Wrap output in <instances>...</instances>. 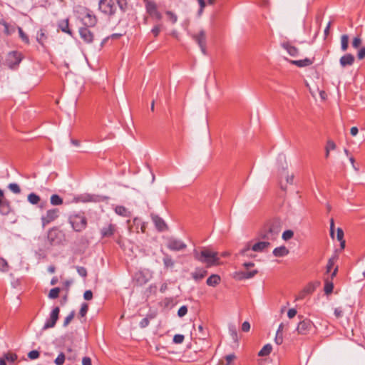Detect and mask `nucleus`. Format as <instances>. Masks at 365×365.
I'll return each instance as SVG.
<instances>
[{
	"label": "nucleus",
	"instance_id": "nucleus-13",
	"mask_svg": "<svg viewBox=\"0 0 365 365\" xmlns=\"http://www.w3.org/2000/svg\"><path fill=\"white\" fill-rule=\"evenodd\" d=\"M79 34L81 38L86 43H91L93 42L94 38L93 34L88 29L87 26L81 27L79 29Z\"/></svg>",
	"mask_w": 365,
	"mask_h": 365
},
{
	"label": "nucleus",
	"instance_id": "nucleus-12",
	"mask_svg": "<svg viewBox=\"0 0 365 365\" xmlns=\"http://www.w3.org/2000/svg\"><path fill=\"white\" fill-rule=\"evenodd\" d=\"M313 323L307 319L301 321L297 327V331L300 334H307L312 329Z\"/></svg>",
	"mask_w": 365,
	"mask_h": 365
},
{
	"label": "nucleus",
	"instance_id": "nucleus-41",
	"mask_svg": "<svg viewBox=\"0 0 365 365\" xmlns=\"http://www.w3.org/2000/svg\"><path fill=\"white\" fill-rule=\"evenodd\" d=\"M66 359V356L64 353L61 352L57 358L55 359L54 362L56 365H63Z\"/></svg>",
	"mask_w": 365,
	"mask_h": 365
},
{
	"label": "nucleus",
	"instance_id": "nucleus-7",
	"mask_svg": "<svg viewBox=\"0 0 365 365\" xmlns=\"http://www.w3.org/2000/svg\"><path fill=\"white\" fill-rule=\"evenodd\" d=\"M192 38L197 43L202 53L205 55L206 51V33L204 30H200L198 34L192 35Z\"/></svg>",
	"mask_w": 365,
	"mask_h": 365
},
{
	"label": "nucleus",
	"instance_id": "nucleus-47",
	"mask_svg": "<svg viewBox=\"0 0 365 365\" xmlns=\"http://www.w3.org/2000/svg\"><path fill=\"white\" fill-rule=\"evenodd\" d=\"M88 310V305L86 303H83L81 305L79 314L81 317H83L86 316Z\"/></svg>",
	"mask_w": 365,
	"mask_h": 365
},
{
	"label": "nucleus",
	"instance_id": "nucleus-35",
	"mask_svg": "<svg viewBox=\"0 0 365 365\" xmlns=\"http://www.w3.org/2000/svg\"><path fill=\"white\" fill-rule=\"evenodd\" d=\"M3 357L5 359V360L12 363H14L18 359V356L16 354L10 352L5 353Z\"/></svg>",
	"mask_w": 365,
	"mask_h": 365
},
{
	"label": "nucleus",
	"instance_id": "nucleus-15",
	"mask_svg": "<svg viewBox=\"0 0 365 365\" xmlns=\"http://www.w3.org/2000/svg\"><path fill=\"white\" fill-rule=\"evenodd\" d=\"M355 61L354 56L351 53H346L342 56L339 59L340 66L342 68H346V66H351L354 64Z\"/></svg>",
	"mask_w": 365,
	"mask_h": 365
},
{
	"label": "nucleus",
	"instance_id": "nucleus-59",
	"mask_svg": "<svg viewBox=\"0 0 365 365\" xmlns=\"http://www.w3.org/2000/svg\"><path fill=\"white\" fill-rule=\"evenodd\" d=\"M245 272H238L235 273V277L239 280L246 279Z\"/></svg>",
	"mask_w": 365,
	"mask_h": 365
},
{
	"label": "nucleus",
	"instance_id": "nucleus-40",
	"mask_svg": "<svg viewBox=\"0 0 365 365\" xmlns=\"http://www.w3.org/2000/svg\"><path fill=\"white\" fill-rule=\"evenodd\" d=\"M294 236V232L291 230H285L283 233H282V239L284 240V241H287L290 239H292Z\"/></svg>",
	"mask_w": 365,
	"mask_h": 365
},
{
	"label": "nucleus",
	"instance_id": "nucleus-48",
	"mask_svg": "<svg viewBox=\"0 0 365 365\" xmlns=\"http://www.w3.org/2000/svg\"><path fill=\"white\" fill-rule=\"evenodd\" d=\"M361 43H362V41H361V38L359 36H356V37L354 38L351 44L354 48H359L360 47Z\"/></svg>",
	"mask_w": 365,
	"mask_h": 365
},
{
	"label": "nucleus",
	"instance_id": "nucleus-14",
	"mask_svg": "<svg viewBox=\"0 0 365 365\" xmlns=\"http://www.w3.org/2000/svg\"><path fill=\"white\" fill-rule=\"evenodd\" d=\"M11 211L9 202L4 198V192L0 189V212L4 215H8Z\"/></svg>",
	"mask_w": 365,
	"mask_h": 365
},
{
	"label": "nucleus",
	"instance_id": "nucleus-22",
	"mask_svg": "<svg viewBox=\"0 0 365 365\" xmlns=\"http://www.w3.org/2000/svg\"><path fill=\"white\" fill-rule=\"evenodd\" d=\"M220 277L218 274H213L207 278L206 283L208 286L215 287L220 284Z\"/></svg>",
	"mask_w": 365,
	"mask_h": 365
},
{
	"label": "nucleus",
	"instance_id": "nucleus-62",
	"mask_svg": "<svg viewBox=\"0 0 365 365\" xmlns=\"http://www.w3.org/2000/svg\"><path fill=\"white\" fill-rule=\"evenodd\" d=\"M250 324L248 322H244L242 324V330L245 332L250 331Z\"/></svg>",
	"mask_w": 365,
	"mask_h": 365
},
{
	"label": "nucleus",
	"instance_id": "nucleus-37",
	"mask_svg": "<svg viewBox=\"0 0 365 365\" xmlns=\"http://www.w3.org/2000/svg\"><path fill=\"white\" fill-rule=\"evenodd\" d=\"M229 332L234 341L237 340V328L235 325L230 324L229 325Z\"/></svg>",
	"mask_w": 365,
	"mask_h": 365
},
{
	"label": "nucleus",
	"instance_id": "nucleus-28",
	"mask_svg": "<svg viewBox=\"0 0 365 365\" xmlns=\"http://www.w3.org/2000/svg\"><path fill=\"white\" fill-rule=\"evenodd\" d=\"M272 350V345L270 344H267L259 351L258 355L259 356H267L271 353Z\"/></svg>",
	"mask_w": 365,
	"mask_h": 365
},
{
	"label": "nucleus",
	"instance_id": "nucleus-46",
	"mask_svg": "<svg viewBox=\"0 0 365 365\" xmlns=\"http://www.w3.org/2000/svg\"><path fill=\"white\" fill-rule=\"evenodd\" d=\"M56 235H57L56 230L52 229V230H49L48 234V239L51 243H54V240H55V237H56Z\"/></svg>",
	"mask_w": 365,
	"mask_h": 365
},
{
	"label": "nucleus",
	"instance_id": "nucleus-60",
	"mask_svg": "<svg viewBox=\"0 0 365 365\" xmlns=\"http://www.w3.org/2000/svg\"><path fill=\"white\" fill-rule=\"evenodd\" d=\"M258 273V271L257 269H254L252 271L250 272H245L246 279H250L252 278L254 276H255Z\"/></svg>",
	"mask_w": 365,
	"mask_h": 365
},
{
	"label": "nucleus",
	"instance_id": "nucleus-44",
	"mask_svg": "<svg viewBox=\"0 0 365 365\" xmlns=\"http://www.w3.org/2000/svg\"><path fill=\"white\" fill-rule=\"evenodd\" d=\"M46 38V36H45V31L43 29H41L38 33H37V36H36V40L37 41L43 45V39Z\"/></svg>",
	"mask_w": 365,
	"mask_h": 365
},
{
	"label": "nucleus",
	"instance_id": "nucleus-42",
	"mask_svg": "<svg viewBox=\"0 0 365 365\" xmlns=\"http://www.w3.org/2000/svg\"><path fill=\"white\" fill-rule=\"evenodd\" d=\"M120 9L125 12L128 8V2L127 0H115Z\"/></svg>",
	"mask_w": 365,
	"mask_h": 365
},
{
	"label": "nucleus",
	"instance_id": "nucleus-50",
	"mask_svg": "<svg viewBox=\"0 0 365 365\" xmlns=\"http://www.w3.org/2000/svg\"><path fill=\"white\" fill-rule=\"evenodd\" d=\"M185 336L182 334H175L173 337V342L175 344H182L184 341Z\"/></svg>",
	"mask_w": 365,
	"mask_h": 365
},
{
	"label": "nucleus",
	"instance_id": "nucleus-27",
	"mask_svg": "<svg viewBox=\"0 0 365 365\" xmlns=\"http://www.w3.org/2000/svg\"><path fill=\"white\" fill-rule=\"evenodd\" d=\"M336 145L335 143L331 140H328L327 142V145L325 146V158H328L329 157V153L331 150H335Z\"/></svg>",
	"mask_w": 365,
	"mask_h": 365
},
{
	"label": "nucleus",
	"instance_id": "nucleus-23",
	"mask_svg": "<svg viewBox=\"0 0 365 365\" xmlns=\"http://www.w3.org/2000/svg\"><path fill=\"white\" fill-rule=\"evenodd\" d=\"M207 274L205 269H196L195 272H192V277L195 281H199L204 278Z\"/></svg>",
	"mask_w": 365,
	"mask_h": 365
},
{
	"label": "nucleus",
	"instance_id": "nucleus-52",
	"mask_svg": "<svg viewBox=\"0 0 365 365\" xmlns=\"http://www.w3.org/2000/svg\"><path fill=\"white\" fill-rule=\"evenodd\" d=\"M19 34L21 39L26 43H29V40L28 36L26 35V34L23 31L21 27L18 28Z\"/></svg>",
	"mask_w": 365,
	"mask_h": 365
},
{
	"label": "nucleus",
	"instance_id": "nucleus-21",
	"mask_svg": "<svg viewBox=\"0 0 365 365\" xmlns=\"http://www.w3.org/2000/svg\"><path fill=\"white\" fill-rule=\"evenodd\" d=\"M289 62L298 67H305L312 64L313 61L310 58H304L303 60H291Z\"/></svg>",
	"mask_w": 365,
	"mask_h": 365
},
{
	"label": "nucleus",
	"instance_id": "nucleus-19",
	"mask_svg": "<svg viewBox=\"0 0 365 365\" xmlns=\"http://www.w3.org/2000/svg\"><path fill=\"white\" fill-rule=\"evenodd\" d=\"M282 46L283 48H284L288 52V53L290 56H294V57L297 56V55L299 53V50L295 46H292L289 43H283L282 44Z\"/></svg>",
	"mask_w": 365,
	"mask_h": 365
},
{
	"label": "nucleus",
	"instance_id": "nucleus-26",
	"mask_svg": "<svg viewBox=\"0 0 365 365\" xmlns=\"http://www.w3.org/2000/svg\"><path fill=\"white\" fill-rule=\"evenodd\" d=\"M115 212L118 215H120L123 217H130V212L124 206H121V205L116 206L115 208Z\"/></svg>",
	"mask_w": 365,
	"mask_h": 365
},
{
	"label": "nucleus",
	"instance_id": "nucleus-32",
	"mask_svg": "<svg viewBox=\"0 0 365 365\" xmlns=\"http://www.w3.org/2000/svg\"><path fill=\"white\" fill-rule=\"evenodd\" d=\"M333 288H334L333 282L329 281L327 279H325L324 288L325 294L327 295L331 294L333 291Z\"/></svg>",
	"mask_w": 365,
	"mask_h": 365
},
{
	"label": "nucleus",
	"instance_id": "nucleus-54",
	"mask_svg": "<svg viewBox=\"0 0 365 365\" xmlns=\"http://www.w3.org/2000/svg\"><path fill=\"white\" fill-rule=\"evenodd\" d=\"M187 312V307L186 306H182L178 311V315L180 317H184Z\"/></svg>",
	"mask_w": 365,
	"mask_h": 365
},
{
	"label": "nucleus",
	"instance_id": "nucleus-30",
	"mask_svg": "<svg viewBox=\"0 0 365 365\" xmlns=\"http://www.w3.org/2000/svg\"><path fill=\"white\" fill-rule=\"evenodd\" d=\"M349 46V36L344 34L341 36V49L342 51H346Z\"/></svg>",
	"mask_w": 365,
	"mask_h": 365
},
{
	"label": "nucleus",
	"instance_id": "nucleus-49",
	"mask_svg": "<svg viewBox=\"0 0 365 365\" xmlns=\"http://www.w3.org/2000/svg\"><path fill=\"white\" fill-rule=\"evenodd\" d=\"M76 268L78 274L80 276L83 277H86L87 276V270L85 267L77 266Z\"/></svg>",
	"mask_w": 365,
	"mask_h": 365
},
{
	"label": "nucleus",
	"instance_id": "nucleus-2",
	"mask_svg": "<svg viewBox=\"0 0 365 365\" xmlns=\"http://www.w3.org/2000/svg\"><path fill=\"white\" fill-rule=\"evenodd\" d=\"M194 257L202 263L206 264L207 267L216 266L220 264L218 253L208 248L204 247L200 252L194 250Z\"/></svg>",
	"mask_w": 365,
	"mask_h": 365
},
{
	"label": "nucleus",
	"instance_id": "nucleus-16",
	"mask_svg": "<svg viewBox=\"0 0 365 365\" xmlns=\"http://www.w3.org/2000/svg\"><path fill=\"white\" fill-rule=\"evenodd\" d=\"M152 220H153L156 228L159 231L162 232V231L167 230V228H168L167 225H166L165 221L161 217H160L158 215H153V216H152Z\"/></svg>",
	"mask_w": 365,
	"mask_h": 365
},
{
	"label": "nucleus",
	"instance_id": "nucleus-43",
	"mask_svg": "<svg viewBox=\"0 0 365 365\" xmlns=\"http://www.w3.org/2000/svg\"><path fill=\"white\" fill-rule=\"evenodd\" d=\"M197 329H198V331H199V333H200V334H199V339H200L205 340V339L207 338V335H208V334H207V333L205 331V329H204L203 326L200 324V325H199V326H198V328H197Z\"/></svg>",
	"mask_w": 365,
	"mask_h": 365
},
{
	"label": "nucleus",
	"instance_id": "nucleus-56",
	"mask_svg": "<svg viewBox=\"0 0 365 365\" xmlns=\"http://www.w3.org/2000/svg\"><path fill=\"white\" fill-rule=\"evenodd\" d=\"M314 286L312 284H308L304 289H303V292H305L307 294H311L314 291Z\"/></svg>",
	"mask_w": 365,
	"mask_h": 365
},
{
	"label": "nucleus",
	"instance_id": "nucleus-34",
	"mask_svg": "<svg viewBox=\"0 0 365 365\" xmlns=\"http://www.w3.org/2000/svg\"><path fill=\"white\" fill-rule=\"evenodd\" d=\"M337 258L338 257L336 255H334L331 258H329V259L328 260L327 267H326L327 273H329L331 272L333 266L334 265V263L337 260Z\"/></svg>",
	"mask_w": 365,
	"mask_h": 365
},
{
	"label": "nucleus",
	"instance_id": "nucleus-55",
	"mask_svg": "<svg viewBox=\"0 0 365 365\" xmlns=\"http://www.w3.org/2000/svg\"><path fill=\"white\" fill-rule=\"evenodd\" d=\"M236 359V356L234 354L227 355L225 356L226 365H231L232 362Z\"/></svg>",
	"mask_w": 365,
	"mask_h": 365
},
{
	"label": "nucleus",
	"instance_id": "nucleus-64",
	"mask_svg": "<svg viewBox=\"0 0 365 365\" xmlns=\"http://www.w3.org/2000/svg\"><path fill=\"white\" fill-rule=\"evenodd\" d=\"M82 365H92L91 358L88 356H84L82 359Z\"/></svg>",
	"mask_w": 365,
	"mask_h": 365
},
{
	"label": "nucleus",
	"instance_id": "nucleus-31",
	"mask_svg": "<svg viewBox=\"0 0 365 365\" xmlns=\"http://www.w3.org/2000/svg\"><path fill=\"white\" fill-rule=\"evenodd\" d=\"M50 201L51 204L54 206L60 205L63 203V199L56 194L52 195L51 196Z\"/></svg>",
	"mask_w": 365,
	"mask_h": 365
},
{
	"label": "nucleus",
	"instance_id": "nucleus-3",
	"mask_svg": "<svg viewBox=\"0 0 365 365\" xmlns=\"http://www.w3.org/2000/svg\"><path fill=\"white\" fill-rule=\"evenodd\" d=\"M77 11L81 16H84V18L82 19L83 21V24L87 27H93L95 26L97 24V18L93 14L92 11H91L88 9L86 7L79 6Z\"/></svg>",
	"mask_w": 365,
	"mask_h": 365
},
{
	"label": "nucleus",
	"instance_id": "nucleus-38",
	"mask_svg": "<svg viewBox=\"0 0 365 365\" xmlns=\"http://www.w3.org/2000/svg\"><path fill=\"white\" fill-rule=\"evenodd\" d=\"M59 292H60V288H58V287L53 288L50 290V292L48 293V297L50 299H56V298H58V297L59 295Z\"/></svg>",
	"mask_w": 365,
	"mask_h": 365
},
{
	"label": "nucleus",
	"instance_id": "nucleus-6",
	"mask_svg": "<svg viewBox=\"0 0 365 365\" xmlns=\"http://www.w3.org/2000/svg\"><path fill=\"white\" fill-rule=\"evenodd\" d=\"M145 9L147 13L152 17L156 19L157 20H161L163 16L158 11L156 4L150 0H144Z\"/></svg>",
	"mask_w": 365,
	"mask_h": 365
},
{
	"label": "nucleus",
	"instance_id": "nucleus-5",
	"mask_svg": "<svg viewBox=\"0 0 365 365\" xmlns=\"http://www.w3.org/2000/svg\"><path fill=\"white\" fill-rule=\"evenodd\" d=\"M98 7L106 15L113 16L115 14L116 9L113 0H100Z\"/></svg>",
	"mask_w": 365,
	"mask_h": 365
},
{
	"label": "nucleus",
	"instance_id": "nucleus-1",
	"mask_svg": "<svg viewBox=\"0 0 365 365\" xmlns=\"http://www.w3.org/2000/svg\"><path fill=\"white\" fill-rule=\"evenodd\" d=\"M282 230L281 222L278 220H274L267 225H265L259 231V238L268 241H274Z\"/></svg>",
	"mask_w": 365,
	"mask_h": 365
},
{
	"label": "nucleus",
	"instance_id": "nucleus-61",
	"mask_svg": "<svg viewBox=\"0 0 365 365\" xmlns=\"http://www.w3.org/2000/svg\"><path fill=\"white\" fill-rule=\"evenodd\" d=\"M86 300H91L93 298V292L91 290H86L83 294Z\"/></svg>",
	"mask_w": 365,
	"mask_h": 365
},
{
	"label": "nucleus",
	"instance_id": "nucleus-58",
	"mask_svg": "<svg viewBox=\"0 0 365 365\" xmlns=\"http://www.w3.org/2000/svg\"><path fill=\"white\" fill-rule=\"evenodd\" d=\"M166 14L169 16L170 19L172 21V22L173 24L177 21L178 17L174 13H173L172 11H166Z\"/></svg>",
	"mask_w": 365,
	"mask_h": 365
},
{
	"label": "nucleus",
	"instance_id": "nucleus-45",
	"mask_svg": "<svg viewBox=\"0 0 365 365\" xmlns=\"http://www.w3.org/2000/svg\"><path fill=\"white\" fill-rule=\"evenodd\" d=\"M75 316V311H72L64 319L63 327H67Z\"/></svg>",
	"mask_w": 365,
	"mask_h": 365
},
{
	"label": "nucleus",
	"instance_id": "nucleus-29",
	"mask_svg": "<svg viewBox=\"0 0 365 365\" xmlns=\"http://www.w3.org/2000/svg\"><path fill=\"white\" fill-rule=\"evenodd\" d=\"M164 257H163V264L164 266L167 268L168 267H173L174 266V261L173 260L171 256H170L168 254L163 252Z\"/></svg>",
	"mask_w": 365,
	"mask_h": 365
},
{
	"label": "nucleus",
	"instance_id": "nucleus-17",
	"mask_svg": "<svg viewBox=\"0 0 365 365\" xmlns=\"http://www.w3.org/2000/svg\"><path fill=\"white\" fill-rule=\"evenodd\" d=\"M270 246V242L268 241H260L252 246V251L253 252H262Z\"/></svg>",
	"mask_w": 365,
	"mask_h": 365
},
{
	"label": "nucleus",
	"instance_id": "nucleus-10",
	"mask_svg": "<svg viewBox=\"0 0 365 365\" xmlns=\"http://www.w3.org/2000/svg\"><path fill=\"white\" fill-rule=\"evenodd\" d=\"M60 312V309L58 307H56L53 309L50 314V317L45 322L43 330H46L50 328H53L58 319V315Z\"/></svg>",
	"mask_w": 365,
	"mask_h": 365
},
{
	"label": "nucleus",
	"instance_id": "nucleus-11",
	"mask_svg": "<svg viewBox=\"0 0 365 365\" xmlns=\"http://www.w3.org/2000/svg\"><path fill=\"white\" fill-rule=\"evenodd\" d=\"M22 59L21 54L17 51H12L8 54L6 60V64L11 68H14L19 64Z\"/></svg>",
	"mask_w": 365,
	"mask_h": 365
},
{
	"label": "nucleus",
	"instance_id": "nucleus-33",
	"mask_svg": "<svg viewBox=\"0 0 365 365\" xmlns=\"http://www.w3.org/2000/svg\"><path fill=\"white\" fill-rule=\"evenodd\" d=\"M40 200V197L34 192H31L28 195V201L32 205L38 204Z\"/></svg>",
	"mask_w": 365,
	"mask_h": 365
},
{
	"label": "nucleus",
	"instance_id": "nucleus-53",
	"mask_svg": "<svg viewBox=\"0 0 365 365\" xmlns=\"http://www.w3.org/2000/svg\"><path fill=\"white\" fill-rule=\"evenodd\" d=\"M39 356V352L37 350H32L28 354V357L30 359H36Z\"/></svg>",
	"mask_w": 365,
	"mask_h": 365
},
{
	"label": "nucleus",
	"instance_id": "nucleus-4",
	"mask_svg": "<svg viewBox=\"0 0 365 365\" xmlns=\"http://www.w3.org/2000/svg\"><path fill=\"white\" fill-rule=\"evenodd\" d=\"M69 222L76 232L83 230L87 225L86 218L81 214L72 215L69 217Z\"/></svg>",
	"mask_w": 365,
	"mask_h": 365
},
{
	"label": "nucleus",
	"instance_id": "nucleus-20",
	"mask_svg": "<svg viewBox=\"0 0 365 365\" xmlns=\"http://www.w3.org/2000/svg\"><path fill=\"white\" fill-rule=\"evenodd\" d=\"M272 253L275 257H282L289 254V250L283 245L274 249Z\"/></svg>",
	"mask_w": 365,
	"mask_h": 365
},
{
	"label": "nucleus",
	"instance_id": "nucleus-18",
	"mask_svg": "<svg viewBox=\"0 0 365 365\" xmlns=\"http://www.w3.org/2000/svg\"><path fill=\"white\" fill-rule=\"evenodd\" d=\"M58 28L64 33L72 36V31L69 29V21L68 19L61 20L58 24Z\"/></svg>",
	"mask_w": 365,
	"mask_h": 365
},
{
	"label": "nucleus",
	"instance_id": "nucleus-36",
	"mask_svg": "<svg viewBox=\"0 0 365 365\" xmlns=\"http://www.w3.org/2000/svg\"><path fill=\"white\" fill-rule=\"evenodd\" d=\"M344 237V232L341 228L337 229L336 238L340 242L341 247L343 249L345 246V241L343 240Z\"/></svg>",
	"mask_w": 365,
	"mask_h": 365
},
{
	"label": "nucleus",
	"instance_id": "nucleus-63",
	"mask_svg": "<svg viewBox=\"0 0 365 365\" xmlns=\"http://www.w3.org/2000/svg\"><path fill=\"white\" fill-rule=\"evenodd\" d=\"M297 312L295 309H289L287 312V316L289 319L294 317L297 314Z\"/></svg>",
	"mask_w": 365,
	"mask_h": 365
},
{
	"label": "nucleus",
	"instance_id": "nucleus-8",
	"mask_svg": "<svg viewBox=\"0 0 365 365\" xmlns=\"http://www.w3.org/2000/svg\"><path fill=\"white\" fill-rule=\"evenodd\" d=\"M59 215V210L53 208L48 210L46 213L41 217L42 227H45L46 225L55 220Z\"/></svg>",
	"mask_w": 365,
	"mask_h": 365
},
{
	"label": "nucleus",
	"instance_id": "nucleus-9",
	"mask_svg": "<svg viewBox=\"0 0 365 365\" xmlns=\"http://www.w3.org/2000/svg\"><path fill=\"white\" fill-rule=\"evenodd\" d=\"M166 245L172 251H180L185 250L187 247L186 244L182 241L174 237L168 238Z\"/></svg>",
	"mask_w": 365,
	"mask_h": 365
},
{
	"label": "nucleus",
	"instance_id": "nucleus-24",
	"mask_svg": "<svg viewBox=\"0 0 365 365\" xmlns=\"http://www.w3.org/2000/svg\"><path fill=\"white\" fill-rule=\"evenodd\" d=\"M115 231V225L109 224L108 226L101 229V235L103 237H110L113 235Z\"/></svg>",
	"mask_w": 365,
	"mask_h": 365
},
{
	"label": "nucleus",
	"instance_id": "nucleus-39",
	"mask_svg": "<svg viewBox=\"0 0 365 365\" xmlns=\"http://www.w3.org/2000/svg\"><path fill=\"white\" fill-rule=\"evenodd\" d=\"M8 187L12 192L15 194H19L21 192V188L16 183H10Z\"/></svg>",
	"mask_w": 365,
	"mask_h": 365
},
{
	"label": "nucleus",
	"instance_id": "nucleus-57",
	"mask_svg": "<svg viewBox=\"0 0 365 365\" xmlns=\"http://www.w3.org/2000/svg\"><path fill=\"white\" fill-rule=\"evenodd\" d=\"M357 58L359 60H361L365 58V47H361L359 48L357 53Z\"/></svg>",
	"mask_w": 365,
	"mask_h": 365
},
{
	"label": "nucleus",
	"instance_id": "nucleus-51",
	"mask_svg": "<svg viewBox=\"0 0 365 365\" xmlns=\"http://www.w3.org/2000/svg\"><path fill=\"white\" fill-rule=\"evenodd\" d=\"M7 268L8 264L6 261L2 257H0V271L6 272L7 271Z\"/></svg>",
	"mask_w": 365,
	"mask_h": 365
},
{
	"label": "nucleus",
	"instance_id": "nucleus-25",
	"mask_svg": "<svg viewBox=\"0 0 365 365\" xmlns=\"http://www.w3.org/2000/svg\"><path fill=\"white\" fill-rule=\"evenodd\" d=\"M251 250H252V246L250 245V242H248L245 245V247L240 251V255H241L242 256H246V257H248L250 258H253L255 257V255L252 254L250 252Z\"/></svg>",
	"mask_w": 365,
	"mask_h": 365
}]
</instances>
